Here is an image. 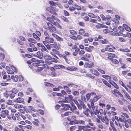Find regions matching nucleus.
<instances>
[{
  "instance_id": "1",
  "label": "nucleus",
  "mask_w": 131,
  "mask_h": 131,
  "mask_svg": "<svg viewBox=\"0 0 131 131\" xmlns=\"http://www.w3.org/2000/svg\"><path fill=\"white\" fill-rule=\"evenodd\" d=\"M47 29L51 32L53 33L56 32V28L50 23H47Z\"/></svg>"
},
{
  "instance_id": "2",
  "label": "nucleus",
  "mask_w": 131,
  "mask_h": 131,
  "mask_svg": "<svg viewBox=\"0 0 131 131\" xmlns=\"http://www.w3.org/2000/svg\"><path fill=\"white\" fill-rule=\"evenodd\" d=\"M73 97L71 95H69L65 97V100L63 101H59V103H60L62 102H63L65 103H69L72 102L73 100Z\"/></svg>"
},
{
  "instance_id": "3",
  "label": "nucleus",
  "mask_w": 131,
  "mask_h": 131,
  "mask_svg": "<svg viewBox=\"0 0 131 131\" xmlns=\"http://www.w3.org/2000/svg\"><path fill=\"white\" fill-rule=\"evenodd\" d=\"M45 41H43V42L44 44V42H46L49 43H53L54 40L51 37H46L45 38Z\"/></svg>"
},
{
  "instance_id": "4",
  "label": "nucleus",
  "mask_w": 131,
  "mask_h": 131,
  "mask_svg": "<svg viewBox=\"0 0 131 131\" xmlns=\"http://www.w3.org/2000/svg\"><path fill=\"white\" fill-rule=\"evenodd\" d=\"M57 18H56L54 16L52 15L51 17H50L47 18V20L52 24H53L56 21Z\"/></svg>"
},
{
  "instance_id": "5",
  "label": "nucleus",
  "mask_w": 131,
  "mask_h": 131,
  "mask_svg": "<svg viewBox=\"0 0 131 131\" xmlns=\"http://www.w3.org/2000/svg\"><path fill=\"white\" fill-rule=\"evenodd\" d=\"M83 110V113L87 117H91L92 116V113L88 108H86Z\"/></svg>"
},
{
  "instance_id": "6",
  "label": "nucleus",
  "mask_w": 131,
  "mask_h": 131,
  "mask_svg": "<svg viewBox=\"0 0 131 131\" xmlns=\"http://www.w3.org/2000/svg\"><path fill=\"white\" fill-rule=\"evenodd\" d=\"M113 94L116 97H118L119 96L121 97H123L122 95L116 89L114 90Z\"/></svg>"
},
{
  "instance_id": "7",
  "label": "nucleus",
  "mask_w": 131,
  "mask_h": 131,
  "mask_svg": "<svg viewBox=\"0 0 131 131\" xmlns=\"http://www.w3.org/2000/svg\"><path fill=\"white\" fill-rule=\"evenodd\" d=\"M91 107V111L95 115H98L99 113V111L97 110L96 107H95L94 106H92Z\"/></svg>"
},
{
  "instance_id": "8",
  "label": "nucleus",
  "mask_w": 131,
  "mask_h": 131,
  "mask_svg": "<svg viewBox=\"0 0 131 131\" xmlns=\"http://www.w3.org/2000/svg\"><path fill=\"white\" fill-rule=\"evenodd\" d=\"M33 55L34 56L40 59H42L43 57V53L40 51H38L35 54H33Z\"/></svg>"
},
{
  "instance_id": "9",
  "label": "nucleus",
  "mask_w": 131,
  "mask_h": 131,
  "mask_svg": "<svg viewBox=\"0 0 131 131\" xmlns=\"http://www.w3.org/2000/svg\"><path fill=\"white\" fill-rule=\"evenodd\" d=\"M77 107L79 110H84V109H86V107L84 103H79Z\"/></svg>"
},
{
  "instance_id": "10",
  "label": "nucleus",
  "mask_w": 131,
  "mask_h": 131,
  "mask_svg": "<svg viewBox=\"0 0 131 131\" xmlns=\"http://www.w3.org/2000/svg\"><path fill=\"white\" fill-rule=\"evenodd\" d=\"M24 99L20 97H18L17 99L14 100V102L16 103H21L23 104L24 103Z\"/></svg>"
},
{
  "instance_id": "11",
  "label": "nucleus",
  "mask_w": 131,
  "mask_h": 131,
  "mask_svg": "<svg viewBox=\"0 0 131 131\" xmlns=\"http://www.w3.org/2000/svg\"><path fill=\"white\" fill-rule=\"evenodd\" d=\"M90 72L94 75L97 76H99V73L96 70L90 69Z\"/></svg>"
},
{
  "instance_id": "12",
  "label": "nucleus",
  "mask_w": 131,
  "mask_h": 131,
  "mask_svg": "<svg viewBox=\"0 0 131 131\" xmlns=\"http://www.w3.org/2000/svg\"><path fill=\"white\" fill-rule=\"evenodd\" d=\"M85 65L87 68H91L94 66V64L93 62H90L88 63H85Z\"/></svg>"
},
{
  "instance_id": "13",
  "label": "nucleus",
  "mask_w": 131,
  "mask_h": 131,
  "mask_svg": "<svg viewBox=\"0 0 131 131\" xmlns=\"http://www.w3.org/2000/svg\"><path fill=\"white\" fill-rule=\"evenodd\" d=\"M8 111L7 110H3L2 111V114H1V116L3 118L5 117L6 115H8Z\"/></svg>"
},
{
  "instance_id": "14",
  "label": "nucleus",
  "mask_w": 131,
  "mask_h": 131,
  "mask_svg": "<svg viewBox=\"0 0 131 131\" xmlns=\"http://www.w3.org/2000/svg\"><path fill=\"white\" fill-rule=\"evenodd\" d=\"M119 119L120 122H124L125 123L127 122V120L125 119V116L122 115H121L119 117Z\"/></svg>"
},
{
  "instance_id": "15",
  "label": "nucleus",
  "mask_w": 131,
  "mask_h": 131,
  "mask_svg": "<svg viewBox=\"0 0 131 131\" xmlns=\"http://www.w3.org/2000/svg\"><path fill=\"white\" fill-rule=\"evenodd\" d=\"M34 110V108L31 106H28L26 108V112H28L31 113L32 111Z\"/></svg>"
},
{
  "instance_id": "16",
  "label": "nucleus",
  "mask_w": 131,
  "mask_h": 131,
  "mask_svg": "<svg viewBox=\"0 0 131 131\" xmlns=\"http://www.w3.org/2000/svg\"><path fill=\"white\" fill-rule=\"evenodd\" d=\"M66 69L68 70L73 71L76 70L77 69V68L74 67L70 66L67 67Z\"/></svg>"
},
{
  "instance_id": "17",
  "label": "nucleus",
  "mask_w": 131,
  "mask_h": 131,
  "mask_svg": "<svg viewBox=\"0 0 131 131\" xmlns=\"http://www.w3.org/2000/svg\"><path fill=\"white\" fill-rule=\"evenodd\" d=\"M94 47L92 46H90L89 47L85 48V50L88 52H91L93 49Z\"/></svg>"
},
{
  "instance_id": "18",
  "label": "nucleus",
  "mask_w": 131,
  "mask_h": 131,
  "mask_svg": "<svg viewBox=\"0 0 131 131\" xmlns=\"http://www.w3.org/2000/svg\"><path fill=\"white\" fill-rule=\"evenodd\" d=\"M61 105L63 107H64L63 109L65 110H68L70 108V106L68 104H62Z\"/></svg>"
},
{
  "instance_id": "19",
  "label": "nucleus",
  "mask_w": 131,
  "mask_h": 131,
  "mask_svg": "<svg viewBox=\"0 0 131 131\" xmlns=\"http://www.w3.org/2000/svg\"><path fill=\"white\" fill-rule=\"evenodd\" d=\"M33 124L35 126H38V123L39 122L37 119H34V120L32 122Z\"/></svg>"
},
{
  "instance_id": "20",
  "label": "nucleus",
  "mask_w": 131,
  "mask_h": 131,
  "mask_svg": "<svg viewBox=\"0 0 131 131\" xmlns=\"http://www.w3.org/2000/svg\"><path fill=\"white\" fill-rule=\"evenodd\" d=\"M108 82L110 83L114 87L117 89H118L119 87L118 85L114 81H108Z\"/></svg>"
},
{
  "instance_id": "21",
  "label": "nucleus",
  "mask_w": 131,
  "mask_h": 131,
  "mask_svg": "<svg viewBox=\"0 0 131 131\" xmlns=\"http://www.w3.org/2000/svg\"><path fill=\"white\" fill-rule=\"evenodd\" d=\"M47 10L49 11L50 13L53 14L54 15L56 14V13L55 12L52 8L50 7H48L47 8Z\"/></svg>"
},
{
  "instance_id": "22",
  "label": "nucleus",
  "mask_w": 131,
  "mask_h": 131,
  "mask_svg": "<svg viewBox=\"0 0 131 131\" xmlns=\"http://www.w3.org/2000/svg\"><path fill=\"white\" fill-rule=\"evenodd\" d=\"M11 77V79H13L15 82H17L18 79V76L17 75H15V76L14 75H12Z\"/></svg>"
},
{
  "instance_id": "23",
  "label": "nucleus",
  "mask_w": 131,
  "mask_h": 131,
  "mask_svg": "<svg viewBox=\"0 0 131 131\" xmlns=\"http://www.w3.org/2000/svg\"><path fill=\"white\" fill-rule=\"evenodd\" d=\"M101 97V95H96L94 97L93 100L95 102H96L97 100Z\"/></svg>"
},
{
  "instance_id": "24",
  "label": "nucleus",
  "mask_w": 131,
  "mask_h": 131,
  "mask_svg": "<svg viewBox=\"0 0 131 131\" xmlns=\"http://www.w3.org/2000/svg\"><path fill=\"white\" fill-rule=\"evenodd\" d=\"M91 94H93L94 95H96V94L94 93H88L86 94V96L87 100H89L90 99V97L91 95Z\"/></svg>"
},
{
  "instance_id": "25",
  "label": "nucleus",
  "mask_w": 131,
  "mask_h": 131,
  "mask_svg": "<svg viewBox=\"0 0 131 131\" xmlns=\"http://www.w3.org/2000/svg\"><path fill=\"white\" fill-rule=\"evenodd\" d=\"M61 57H62V58L64 59L66 62L68 63H69L70 62V61L68 59L67 57L66 56L62 55H61Z\"/></svg>"
},
{
  "instance_id": "26",
  "label": "nucleus",
  "mask_w": 131,
  "mask_h": 131,
  "mask_svg": "<svg viewBox=\"0 0 131 131\" xmlns=\"http://www.w3.org/2000/svg\"><path fill=\"white\" fill-rule=\"evenodd\" d=\"M121 51L123 52H130V50L127 48H121L119 49Z\"/></svg>"
},
{
  "instance_id": "27",
  "label": "nucleus",
  "mask_w": 131,
  "mask_h": 131,
  "mask_svg": "<svg viewBox=\"0 0 131 131\" xmlns=\"http://www.w3.org/2000/svg\"><path fill=\"white\" fill-rule=\"evenodd\" d=\"M108 58L110 59V58H112L111 57H115L116 56L114 54L112 53H109L108 54Z\"/></svg>"
},
{
  "instance_id": "28",
  "label": "nucleus",
  "mask_w": 131,
  "mask_h": 131,
  "mask_svg": "<svg viewBox=\"0 0 131 131\" xmlns=\"http://www.w3.org/2000/svg\"><path fill=\"white\" fill-rule=\"evenodd\" d=\"M84 33L85 30L83 29H80L79 30V34L80 35H82L84 34Z\"/></svg>"
},
{
  "instance_id": "29",
  "label": "nucleus",
  "mask_w": 131,
  "mask_h": 131,
  "mask_svg": "<svg viewBox=\"0 0 131 131\" xmlns=\"http://www.w3.org/2000/svg\"><path fill=\"white\" fill-rule=\"evenodd\" d=\"M28 41L29 42H31L35 44L37 42L36 40L33 38L28 39Z\"/></svg>"
},
{
  "instance_id": "30",
  "label": "nucleus",
  "mask_w": 131,
  "mask_h": 131,
  "mask_svg": "<svg viewBox=\"0 0 131 131\" xmlns=\"http://www.w3.org/2000/svg\"><path fill=\"white\" fill-rule=\"evenodd\" d=\"M123 26L124 27L125 29L127 31H130L131 30V29L126 24H124Z\"/></svg>"
},
{
  "instance_id": "31",
  "label": "nucleus",
  "mask_w": 131,
  "mask_h": 131,
  "mask_svg": "<svg viewBox=\"0 0 131 131\" xmlns=\"http://www.w3.org/2000/svg\"><path fill=\"white\" fill-rule=\"evenodd\" d=\"M110 59L113 63L115 64H118L119 63L118 61L116 59L113 58H110Z\"/></svg>"
},
{
  "instance_id": "32",
  "label": "nucleus",
  "mask_w": 131,
  "mask_h": 131,
  "mask_svg": "<svg viewBox=\"0 0 131 131\" xmlns=\"http://www.w3.org/2000/svg\"><path fill=\"white\" fill-rule=\"evenodd\" d=\"M53 24L57 26L59 29H62V27L56 21Z\"/></svg>"
},
{
  "instance_id": "33",
  "label": "nucleus",
  "mask_w": 131,
  "mask_h": 131,
  "mask_svg": "<svg viewBox=\"0 0 131 131\" xmlns=\"http://www.w3.org/2000/svg\"><path fill=\"white\" fill-rule=\"evenodd\" d=\"M71 113L70 112H66L63 114H62V116H67L71 115Z\"/></svg>"
},
{
  "instance_id": "34",
  "label": "nucleus",
  "mask_w": 131,
  "mask_h": 131,
  "mask_svg": "<svg viewBox=\"0 0 131 131\" xmlns=\"http://www.w3.org/2000/svg\"><path fill=\"white\" fill-rule=\"evenodd\" d=\"M100 42L103 44H107L108 42V41L105 39H104L103 40H100Z\"/></svg>"
},
{
  "instance_id": "35",
  "label": "nucleus",
  "mask_w": 131,
  "mask_h": 131,
  "mask_svg": "<svg viewBox=\"0 0 131 131\" xmlns=\"http://www.w3.org/2000/svg\"><path fill=\"white\" fill-rule=\"evenodd\" d=\"M34 38L36 39L37 40H40V38L36 34L33 33L32 34Z\"/></svg>"
},
{
  "instance_id": "36",
  "label": "nucleus",
  "mask_w": 131,
  "mask_h": 131,
  "mask_svg": "<svg viewBox=\"0 0 131 131\" xmlns=\"http://www.w3.org/2000/svg\"><path fill=\"white\" fill-rule=\"evenodd\" d=\"M5 57L3 53H0V60L2 61Z\"/></svg>"
},
{
  "instance_id": "37",
  "label": "nucleus",
  "mask_w": 131,
  "mask_h": 131,
  "mask_svg": "<svg viewBox=\"0 0 131 131\" xmlns=\"http://www.w3.org/2000/svg\"><path fill=\"white\" fill-rule=\"evenodd\" d=\"M102 24L99 23H97L95 25L96 28L97 29H100L102 28Z\"/></svg>"
},
{
  "instance_id": "38",
  "label": "nucleus",
  "mask_w": 131,
  "mask_h": 131,
  "mask_svg": "<svg viewBox=\"0 0 131 131\" xmlns=\"http://www.w3.org/2000/svg\"><path fill=\"white\" fill-rule=\"evenodd\" d=\"M70 33L73 35H76L77 33L74 30H71L70 31Z\"/></svg>"
},
{
  "instance_id": "39",
  "label": "nucleus",
  "mask_w": 131,
  "mask_h": 131,
  "mask_svg": "<svg viewBox=\"0 0 131 131\" xmlns=\"http://www.w3.org/2000/svg\"><path fill=\"white\" fill-rule=\"evenodd\" d=\"M74 6L75 7V9H77L78 10H80L81 9V7L77 4H74Z\"/></svg>"
},
{
  "instance_id": "40",
  "label": "nucleus",
  "mask_w": 131,
  "mask_h": 131,
  "mask_svg": "<svg viewBox=\"0 0 131 131\" xmlns=\"http://www.w3.org/2000/svg\"><path fill=\"white\" fill-rule=\"evenodd\" d=\"M72 94L75 96H77L79 94V92L77 91H75L72 92Z\"/></svg>"
},
{
  "instance_id": "41",
  "label": "nucleus",
  "mask_w": 131,
  "mask_h": 131,
  "mask_svg": "<svg viewBox=\"0 0 131 131\" xmlns=\"http://www.w3.org/2000/svg\"><path fill=\"white\" fill-rule=\"evenodd\" d=\"M44 58L48 60L49 61H50V59H51V57L48 56L46 55L44 56ZM48 61L46 60V62L47 63H48Z\"/></svg>"
},
{
  "instance_id": "42",
  "label": "nucleus",
  "mask_w": 131,
  "mask_h": 131,
  "mask_svg": "<svg viewBox=\"0 0 131 131\" xmlns=\"http://www.w3.org/2000/svg\"><path fill=\"white\" fill-rule=\"evenodd\" d=\"M68 86L69 87H73L74 88H76L77 87L76 85H75L74 84H69L68 85Z\"/></svg>"
},
{
  "instance_id": "43",
  "label": "nucleus",
  "mask_w": 131,
  "mask_h": 131,
  "mask_svg": "<svg viewBox=\"0 0 131 131\" xmlns=\"http://www.w3.org/2000/svg\"><path fill=\"white\" fill-rule=\"evenodd\" d=\"M6 103L7 104L9 105H14V104L12 101L11 100H9L7 101Z\"/></svg>"
},
{
  "instance_id": "44",
  "label": "nucleus",
  "mask_w": 131,
  "mask_h": 131,
  "mask_svg": "<svg viewBox=\"0 0 131 131\" xmlns=\"http://www.w3.org/2000/svg\"><path fill=\"white\" fill-rule=\"evenodd\" d=\"M106 51H113L114 50L113 49V48H108V47H106Z\"/></svg>"
},
{
  "instance_id": "45",
  "label": "nucleus",
  "mask_w": 131,
  "mask_h": 131,
  "mask_svg": "<svg viewBox=\"0 0 131 131\" xmlns=\"http://www.w3.org/2000/svg\"><path fill=\"white\" fill-rule=\"evenodd\" d=\"M76 116H71L69 117L68 118L69 119H70V120H73V119H74L76 118Z\"/></svg>"
},
{
  "instance_id": "46",
  "label": "nucleus",
  "mask_w": 131,
  "mask_h": 131,
  "mask_svg": "<svg viewBox=\"0 0 131 131\" xmlns=\"http://www.w3.org/2000/svg\"><path fill=\"white\" fill-rule=\"evenodd\" d=\"M85 128L86 127L84 126H78V129L80 131L82 129H83V131H84V129H85Z\"/></svg>"
},
{
  "instance_id": "47",
  "label": "nucleus",
  "mask_w": 131,
  "mask_h": 131,
  "mask_svg": "<svg viewBox=\"0 0 131 131\" xmlns=\"http://www.w3.org/2000/svg\"><path fill=\"white\" fill-rule=\"evenodd\" d=\"M10 68L13 71L14 73V72H16L17 71V69L15 67H14L13 66H11Z\"/></svg>"
},
{
  "instance_id": "48",
  "label": "nucleus",
  "mask_w": 131,
  "mask_h": 131,
  "mask_svg": "<svg viewBox=\"0 0 131 131\" xmlns=\"http://www.w3.org/2000/svg\"><path fill=\"white\" fill-rule=\"evenodd\" d=\"M85 53V51L83 49H82L80 51L79 54L80 56H82Z\"/></svg>"
},
{
  "instance_id": "49",
  "label": "nucleus",
  "mask_w": 131,
  "mask_h": 131,
  "mask_svg": "<svg viewBox=\"0 0 131 131\" xmlns=\"http://www.w3.org/2000/svg\"><path fill=\"white\" fill-rule=\"evenodd\" d=\"M77 108L75 105H74L73 104H72V105L71 109V111L72 112H73V111H74V110H75Z\"/></svg>"
},
{
  "instance_id": "50",
  "label": "nucleus",
  "mask_w": 131,
  "mask_h": 131,
  "mask_svg": "<svg viewBox=\"0 0 131 131\" xmlns=\"http://www.w3.org/2000/svg\"><path fill=\"white\" fill-rule=\"evenodd\" d=\"M42 68L40 67H37L36 69V70L37 72H39L42 70Z\"/></svg>"
},
{
  "instance_id": "51",
  "label": "nucleus",
  "mask_w": 131,
  "mask_h": 131,
  "mask_svg": "<svg viewBox=\"0 0 131 131\" xmlns=\"http://www.w3.org/2000/svg\"><path fill=\"white\" fill-rule=\"evenodd\" d=\"M88 15L90 17L92 18H96V16L92 13H89L88 14Z\"/></svg>"
},
{
  "instance_id": "52",
  "label": "nucleus",
  "mask_w": 131,
  "mask_h": 131,
  "mask_svg": "<svg viewBox=\"0 0 131 131\" xmlns=\"http://www.w3.org/2000/svg\"><path fill=\"white\" fill-rule=\"evenodd\" d=\"M89 21L90 22H92V23H97V22H96L97 20L96 19H92V18H90L89 19Z\"/></svg>"
},
{
  "instance_id": "53",
  "label": "nucleus",
  "mask_w": 131,
  "mask_h": 131,
  "mask_svg": "<svg viewBox=\"0 0 131 131\" xmlns=\"http://www.w3.org/2000/svg\"><path fill=\"white\" fill-rule=\"evenodd\" d=\"M50 61H52L55 62H58V60L55 58H52L51 57V59H50L49 62Z\"/></svg>"
},
{
  "instance_id": "54",
  "label": "nucleus",
  "mask_w": 131,
  "mask_h": 131,
  "mask_svg": "<svg viewBox=\"0 0 131 131\" xmlns=\"http://www.w3.org/2000/svg\"><path fill=\"white\" fill-rule=\"evenodd\" d=\"M95 102L94 101V100L92 99H91L90 100L89 102L91 104V106H94V102Z\"/></svg>"
},
{
  "instance_id": "55",
  "label": "nucleus",
  "mask_w": 131,
  "mask_h": 131,
  "mask_svg": "<svg viewBox=\"0 0 131 131\" xmlns=\"http://www.w3.org/2000/svg\"><path fill=\"white\" fill-rule=\"evenodd\" d=\"M61 18L65 22H67L69 21L68 19L63 16H61Z\"/></svg>"
},
{
  "instance_id": "56",
  "label": "nucleus",
  "mask_w": 131,
  "mask_h": 131,
  "mask_svg": "<svg viewBox=\"0 0 131 131\" xmlns=\"http://www.w3.org/2000/svg\"><path fill=\"white\" fill-rule=\"evenodd\" d=\"M7 72L8 74H13L14 73L13 71L11 68L9 69V70L7 71Z\"/></svg>"
},
{
  "instance_id": "57",
  "label": "nucleus",
  "mask_w": 131,
  "mask_h": 131,
  "mask_svg": "<svg viewBox=\"0 0 131 131\" xmlns=\"http://www.w3.org/2000/svg\"><path fill=\"white\" fill-rule=\"evenodd\" d=\"M76 128V127L75 126H71L70 128V131H74L73 130L75 129Z\"/></svg>"
},
{
  "instance_id": "58",
  "label": "nucleus",
  "mask_w": 131,
  "mask_h": 131,
  "mask_svg": "<svg viewBox=\"0 0 131 131\" xmlns=\"http://www.w3.org/2000/svg\"><path fill=\"white\" fill-rule=\"evenodd\" d=\"M49 3L51 6H53L56 5V3L52 1H50L49 2Z\"/></svg>"
},
{
  "instance_id": "59",
  "label": "nucleus",
  "mask_w": 131,
  "mask_h": 131,
  "mask_svg": "<svg viewBox=\"0 0 131 131\" xmlns=\"http://www.w3.org/2000/svg\"><path fill=\"white\" fill-rule=\"evenodd\" d=\"M119 40L121 42H124L126 41L125 39L121 37L119 38Z\"/></svg>"
},
{
  "instance_id": "60",
  "label": "nucleus",
  "mask_w": 131,
  "mask_h": 131,
  "mask_svg": "<svg viewBox=\"0 0 131 131\" xmlns=\"http://www.w3.org/2000/svg\"><path fill=\"white\" fill-rule=\"evenodd\" d=\"M12 92L13 93L16 94L18 92V91L16 89H13L12 90Z\"/></svg>"
},
{
  "instance_id": "61",
  "label": "nucleus",
  "mask_w": 131,
  "mask_h": 131,
  "mask_svg": "<svg viewBox=\"0 0 131 131\" xmlns=\"http://www.w3.org/2000/svg\"><path fill=\"white\" fill-rule=\"evenodd\" d=\"M100 16L102 18V20H106V17L103 14H101L100 15Z\"/></svg>"
},
{
  "instance_id": "62",
  "label": "nucleus",
  "mask_w": 131,
  "mask_h": 131,
  "mask_svg": "<svg viewBox=\"0 0 131 131\" xmlns=\"http://www.w3.org/2000/svg\"><path fill=\"white\" fill-rule=\"evenodd\" d=\"M121 115H123L124 116H125V117H126L127 118H129V116L128 115L125 113H122Z\"/></svg>"
},
{
  "instance_id": "63",
  "label": "nucleus",
  "mask_w": 131,
  "mask_h": 131,
  "mask_svg": "<svg viewBox=\"0 0 131 131\" xmlns=\"http://www.w3.org/2000/svg\"><path fill=\"white\" fill-rule=\"evenodd\" d=\"M57 40L58 41L60 42H62L63 41V39L62 38H61L59 36L58 37V38H57Z\"/></svg>"
},
{
  "instance_id": "64",
  "label": "nucleus",
  "mask_w": 131,
  "mask_h": 131,
  "mask_svg": "<svg viewBox=\"0 0 131 131\" xmlns=\"http://www.w3.org/2000/svg\"><path fill=\"white\" fill-rule=\"evenodd\" d=\"M9 96L11 99H12L15 97V95L13 93H11L10 94Z\"/></svg>"
}]
</instances>
